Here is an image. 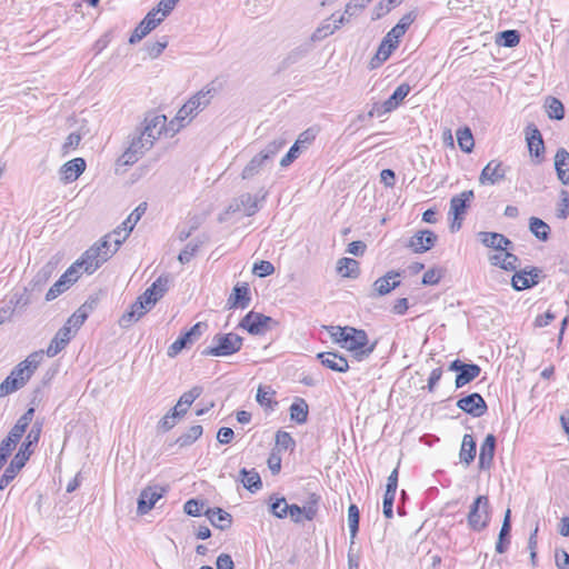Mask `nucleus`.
Listing matches in <instances>:
<instances>
[{
  "instance_id": "1",
  "label": "nucleus",
  "mask_w": 569,
  "mask_h": 569,
  "mask_svg": "<svg viewBox=\"0 0 569 569\" xmlns=\"http://www.w3.org/2000/svg\"><path fill=\"white\" fill-rule=\"evenodd\" d=\"M113 254L114 250H110L108 241L100 240L82 253L76 261V266H80L84 272L91 274Z\"/></svg>"
},
{
  "instance_id": "2",
  "label": "nucleus",
  "mask_w": 569,
  "mask_h": 569,
  "mask_svg": "<svg viewBox=\"0 0 569 569\" xmlns=\"http://www.w3.org/2000/svg\"><path fill=\"white\" fill-rule=\"evenodd\" d=\"M216 93L217 89L212 84L204 86L179 109L176 119L183 122L186 119L197 116L209 106Z\"/></svg>"
},
{
  "instance_id": "3",
  "label": "nucleus",
  "mask_w": 569,
  "mask_h": 569,
  "mask_svg": "<svg viewBox=\"0 0 569 569\" xmlns=\"http://www.w3.org/2000/svg\"><path fill=\"white\" fill-rule=\"evenodd\" d=\"M243 339L237 333H217L212 338V346L202 351L203 356L227 357L238 352Z\"/></svg>"
},
{
  "instance_id": "4",
  "label": "nucleus",
  "mask_w": 569,
  "mask_h": 569,
  "mask_svg": "<svg viewBox=\"0 0 569 569\" xmlns=\"http://www.w3.org/2000/svg\"><path fill=\"white\" fill-rule=\"evenodd\" d=\"M345 349L353 352L357 360H362L369 357L375 348L376 342L369 346L368 335L362 329L349 328L347 337L342 338Z\"/></svg>"
},
{
  "instance_id": "5",
  "label": "nucleus",
  "mask_w": 569,
  "mask_h": 569,
  "mask_svg": "<svg viewBox=\"0 0 569 569\" xmlns=\"http://www.w3.org/2000/svg\"><path fill=\"white\" fill-rule=\"evenodd\" d=\"M469 527L475 531L483 530L490 521L489 499L487 496H479L470 506L467 517Z\"/></svg>"
},
{
  "instance_id": "6",
  "label": "nucleus",
  "mask_w": 569,
  "mask_h": 569,
  "mask_svg": "<svg viewBox=\"0 0 569 569\" xmlns=\"http://www.w3.org/2000/svg\"><path fill=\"white\" fill-rule=\"evenodd\" d=\"M410 92V86L408 83H401L396 88L393 93L382 103H375L371 110L368 112L370 118L372 117H382L386 113H389L396 110L405 100V98Z\"/></svg>"
},
{
  "instance_id": "7",
  "label": "nucleus",
  "mask_w": 569,
  "mask_h": 569,
  "mask_svg": "<svg viewBox=\"0 0 569 569\" xmlns=\"http://www.w3.org/2000/svg\"><path fill=\"white\" fill-rule=\"evenodd\" d=\"M278 322L271 317L264 316L259 312H248L239 326L246 329L250 335H263L269 331L272 326H277Z\"/></svg>"
},
{
  "instance_id": "8",
  "label": "nucleus",
  "mask_w": 569,
  "mask_h": 569,
  "mask_svg": "<svg viewBox=\"0 0 569 569\" xmlns=\"http://www.w3.org/2000/svg\"><path fill=\"white\" fill-rule=\"evenodd\" d=\"M152 146V140L148 139L140 131L137 136L132 138L130 146L122 153L120 159L123 162V164H133L146 153V151L150 150Z\"/></svg>"
},
{
  "instance_id": "9",
  "label": "nucleus",
  "mask_w": 569,
  "mask_h": 569,
  "mask_svg": "<svg viewBox=\"0 0 569 569\" xmlns=\"http://www.w3.org/2000/svg\"><path fill=\"white\" fill-rule=\"evenodd\" d=\"M42 360V352H33L23 361L19 362L11 371V375L18 379L22 387L30 380Z\"/></svg>"
},
{
  "instance_id": "10",
  "label": "nucleus",
  "mask_w": 569,
  "mask_h": 569,
  "mask_svg": "<svg viewBox=\"0 0 569 569\" xmlns=\"http://www.w3.org/2000/svg\"><path fill=\"white\" fill-rule=\"evenodd\" d=\"M207 328L208 325L206 322H197L168 348V356L171 358L176 357L189 343H192L194 340L199 339Z\"/></svg>"
},
{
  "instance_id": "11",
  "label": "nucleus",
  "mask_w": 569,
  "mask_h": 569,
  "mask_svg": "<svg viewBox=\"0 0 569 569\" xmlns=\"http://www.w3.org/2000/svg\"><path fill=\"white\" fill-rule=\"evenodd\" d=\"M457 407L475 418L483 416L488 410V406L485 399L478 392H473L463 398H460L457 401Z\"/></svg>"
},
{
  "instance_id": "12",
  "label": "nucleus",
  "mask_w": 569,
  "mask_h": 569,
  "mask_svg": "<svg viewBox=\"0 0 569 569\" xmlns=\"http://www.w3.org/2000/svg\"><path fill=\"white\" fill-rule=\"evenodd\" d=\"M478 240L487 248L497 251L513 250V243L502 233L480 231L477 234Z\"/></svg>"
},
{
  "instance_id": "13",
  "label": "nucleus",
  "mask_w": 569,
  "mask_h": 569,
  "mask_svg": "<svg viewBox=\"0 0 569 569\" xmlns=\"http://www.w3.org/2000/svg\"><path fill=\"white\" fill-rule=\"evenodd\" d=\"M166 123V116L150 113L144 118L141 132L154 143L164 131Z\"/></svg>"
},
{
  "instance_id": "14",
  "label": "nucleus",
  "mask_w": 569,
  "mask_h": 569,
  "mask_svg": "<svg viewBox=\"0 0 569 569\" xmlns=\"http://www.w3.org/2000/svg\"><path fill=\"white\" fill-rule=\"evenodd\" d=\"M540 273L541 270L535 267L517 271L511 278V286L516 291L531 288L539 282Z\"/></svg>"
},
{
  "instance_id": "15",
  "label": "nucleus",
  "mask_w": 569,
  "mask_h": 569,
  "mask_svg": "<svg viewBox=\"0 0 569 569\" xmlns=\"http://www.w3.org/2000/svg\"><path fill=\"white\" fill-rule=\"evenodd\" d=\"M60 259L54 256L52 257L32 278L29 282V289L31 291H40L50 280L57 267L59 264Z\"/></svg>"
},
{
  "instance_id": "16",
  "label": "nucleus",
  "mask_w": 569,
  "mask_h": 569,
  "mask_svg": "<svg viewBox=\"0 0 569 569\" xmlns=\"http://www.w3.org/2000/svg\"><path fill=\"white\" fill-rule=\"evenodd\" d=\"M437 241V236L431 230H420L416 232L409 241V248L416 253H422L430 250Z\"/></svg>"
},
{
  "instance_id": "17",
  "label": "nucleus",
  "mask_w": 569,
  "mask_h": 569,
  "mask_svg": "<svg viewBox=\"0 0 569 569\" xmlns=\"http://www.w3.org/2000/svg\"><path fill=\"white\" fill-rule=\"evenodd\" d=\"M152 307L146 305L143 300L139 297L136 302L131 305L130 310L124 312L119 319V325L121 328H129L132 323L140 320L148 311H150Z\"/></svg>"
},
{
  "instance_id": "18",
  "label": "nucleus",
  "mask_w": 569,
  "mask_h": 569,
  "mask_svg": "<svg viewBox=\"0 0 569 569\" xmlns=\"http://www.w3.org/2000/svg\"><path fill=\"white\" fill-rule=\"evenodd\" d=\"M506 176V169L501 161L491 160L487 166L482 169L479 181L481 184H496L500 180H502Z\"/></svg>"
},
{
  "instance_id": "19",
  "label": "nucleus",
  "mask_w": 569,
  "mask_h": 569,
  "mask_svg": "<svg viewBox=\"0 0 569 569\" xmlns=\"http://www.w3.org/2000/svg\"><path fill=\"white\" fill-rule=\"evenodd\" d=\"M163 489L147 487L144 488L138 499L137 511L139 515L148 513L156 505V502L162 497Z\"/></svg>"
},
{
  "instance_id": "20",
  "label": "nucleus",
  "mask_w": 569,
  "mask_h": 569,
  "mask_svg": "<svg viewBox=\"0 0 569 569\" xmlns=\"http://www.w3.org/2000/svg\"><path fill=\"white\" fill-rule=\"evenodd\" d=\"M317 358L320 360L323 367L332 371L347 372L349 369V363L347 359L337 352H320L317 355Z\"/></svg>"
},
{
  "instance_id": "21",
  "label": "nucleus",
  "mask_w": 569,
  "mask_h": 569,
  "mask_svg": "<svg viewBox=\"0 0 569 569\" xmlns=\"http://www.w3.org/2000/svg\"><path fill=\"white\" fill-rule=\"evenodd\" d=\"M72 338V331L69 326H63L58 330L47 348V356L54 357L62 351Z\"/></svg>"
},
{
  "instance_id": "22",
  "label": "nucleus",
  "mask_w": 569,
  "mask_h": 569,
  "mask_svg": "<svg viewBox=\"0 0 569 569\" xmlns=\"http://www.w3.org/2000/svg\"><path fill=\"white\" fill-rule=\"evenodd\" d=\"M496 451V437L492 433L486 436L483 442L480 446L479 453V468L489 469L492 465Z\"/></svg>"
},
{
  "instance_id": "23",
  "label": "nucleus",
  "mask_w": 569,
  "mask_h": 569,
  "mask_svg": "<svg viewBox=\"0 0 569 569\" xmlns=\"http://www.w3.org/2000/svg\"><path fill=\"white\" fill-rule=\"evenodd\" d=\"M86 170V161L82 158H74L61 167V180L66 183L77 180Z\"/></svg>"
},
{
  "instance_id": "24",
  "label": "nucleus",
  "mask_w": 569,
  "mask_h": 569,
  "mask_svg": "<svg viewBox=\"0 0 569 569\" xmlns=\"http://www.w3.org/2000/svg\"><path fill=\"white\" fill-rule=\"evenodd\" d=\"M229 210L242 211L244 216L251 217L259 210L258 199L250 193H243L230 204Z\"/></svg>"
},
{
  "instance_id": "25",
  "label": "nucleus",
  "mask_w": 569,
  "mask_h": 569,
  "mask_svg": "<svg viewBox=\"0 0 569 569\" xmlns=\"http://www.w3.org/2000/svg\"><path fill=\"white\" fill-rule=\"evenodd\" d=\"M473 197L475 194L472 190H467L460 194L453 196L450 200L449 214H452L456 220H462V216L467 210L468 202L472 200Z\"/></svg>"
},
{
  "instance_id": "26",
  "label": "nucleus",
  "mask_w": 569,
  "mask_h": 569,
  "mask_svg": "<svg viewBox=\"0 0 569 569\" xmlns=\"http://www.w3.org/2000/svg\"><path fill=\"white\" fill-rule=\"evenodd\" d=\"M400 277L399 272L396 271H389L383 277L378 278L373 282V290L377 296H385L389 293L391 290L396 289L400 286L399 280H395L396 278Z\"/></svg>"
},
{
  "instance_id": "27",
  "label": "nucleus",
  "mask_w": 569,
  "mask_h": 569,
  "mask_svg": "<svg viewBox=\"0 0 569 569\" xmlns=\"http://www.w3.org/2000/svg\"><path fill=\"white\" fill-rule=\"evenodd\" d=\"M555 169L562 184L569 186V152L560 148L555 156Z\"/></svg>"
},
{
  "instance_id": "28",
  "label": "nucleus",
  "mask_w": 569,
  "mask_h": 569,
  "mask_svg": "<svg viewBox=\"0 0 569 569\" xmlns=\"http://www.w3.org/2000/svg\"><path fill=\"white\" fill-rule=\"evenodd\" d=\"M26 458L21 453L14 455L9 466L6 468L3 475L0 478V489L3 490L9 483L16 478L18 472L24 467Z\"/></svg>"
},
{
  "instance_id": "29",
  "label": "nucleus",
  "mask_w": 569,
  "mask_h": 569,
  "mask_svg": "<svg viewBox=\"0 0 569 569\" xmlns=\"http://www.w3.org/2000/svg\"><path fill=\"white\" fill-rule=\"evenodd\" d=\"M204 516L209 519L211 525L221 530H226L231 526L232 517L229 512L220 508H208Z\"/></svg>"
},
{
  "instance_id": "30",
  "label": "nucleus",
  "mask_w": 569,
  "mask_h": 569,
  "mask_svg": "<svg viewBox=\"0 0 569 569\" xmlns=\"http://www.w3.org/2000/svg\"><path fill=\"white\" fill-rule=\"evenodd\" d=\"M527 143L531 156L540 157L545 152L542 136L537 127L527 128Z\"/></svg>"
},
{
  "instance_id": "31",
  "label": "nucleus",
  "mask_w": 569,
  "mask_h": 569,
  "mask_svg": "<svg viewBox=\"0 0 569 569\" xmlns=\"http://www.w3.org/2000/svg\"><path fill=\"white\" fill-rule=\"evenodd\" d=\"M249 288L244 284H237L228 299L230 308H247L250 303Z\"/></svg>"
},
{
  "instance_id": "32",
  "label": "nucleus",
  "mask_w": 569,
  "mask_h": 569,
  "mask_svg": "<svg viewBox=\"0 0 569 569\" xmlns=\"http://www.w3.org/2000/svg\"><path fill=\"white\" fill-rule=\"evenodd\" d=\"M130 232L131 230L121 223L112 232L106 234L101 240H107L108 247L110 250H114L116 253L120 246L129 237Z\"/></svg>"
},
{
  "instance_id": "33",
  "label": "nucleus",
  "mask_w": 569,
  "mask_h": 569,
  "mask_svg": "<svg viewBox=\"0 0 569 569\" xmlns=\"http://www.w3.org/2000/svg\"><path fill=\"white\" fill-rule=\"evenodd\" d=\"M481 372V368L476 363H465L460 372L456 376V388H461L475 380Z\"/></svg>"
},
{
  "instance_id": "34",
  "label": "nucleus",
  "mask_w": 569,
  "mask_h": 569,
  "mask_svg": "<svg viewBox=\"0 0 569 569\" xmlns=\"http://www.w3.org/2000/svg\"><path fill=\"white\" fill-rule=\"evenodd\" d=\"M477 452V445L471 435H465L461 442V448L459 452L460 461L463 462L466 466H469Z\"/></svg>"
},
{
  "instance_id": "35",
  "label": "nucleus",
  "mask_w": 569,
  "mask_h": 569,
  "mask_svg": "<svg viewBox=\"0 0 569 569\" xmlns=\"http://www.w3.org/2000/svg\"><path fill=\"white\" fill-rule=\"evenodd\" d=\"M269 163L258 153L256 154L243 168L241 178L243 180H250L261 172Z\"/></svg>"
},
{
  "instance_id": "36",
  "label": "nucleus",
  "mask_w": 569,
  "mask_h": 569,
  "mask_svg": "<svg viewBox=\"0 0 569 569\" xmlns=\"http://www.w3.org/2000/svg\"><path fill=\"white\" fill-rule=\"evenodd\" d=\"M240 476L243 487L249 491L257 492L262 488L261 478L254 469L247 470L246 468H242L240 470Z\"/></svg>"
},
{
  "instance_id": "37",
  "label": "nucleus",
  "mask_w": 569,
  "mask_h": 569,
  "mask_svg": "<svg viewBox=\"0 0 569 569\" xmlns=\"http://www.w3.org/2000/svg\"><path fill=\"white\" fill-rule=\"evenodd\" d=\"M290 418L299 425H302L308 419L309 407L305 399L297 398L290 406Z\"/></svg>"
},
{
  "instance_id": "38",
  "label": "nucleus",
  "mask_w": 569,
  "mask_h": 569,
  "mask_svg": "<svg viewBox=\"0 0 569 569\" xmlns=\"http://www.w3.org/2000/svg\"><path fill=\"white\" fill-rule=\"evenodd\" d=\"M337 271L346 278H357L359 274V263L352 258H341L337 262Z\"/></svg>"
},
{
  "instance_id": "39",
  "label": "nucleus",
  "mask_w": 569,
  "mask_h": 569,
  "mask_svg": "<svg viewBox=\"0 0 569 569\" xmlns=\"http://www.w3.org/2000/svg\"><path fill=\"white\" fill-rule=\"evenodd\" d=\"M203 432L202 426L194 425L191 426L186 432L179 436L176 440L179 447H188L192 445L196 440H198Z\"/></svg>"
},
{
  "instance_id": "40",
  "label": "nucleus",
  "mask_w": 569,
  "mask_h": 569,
  "mask_svg": "<svg viewBox=\"0 0 569 569\" xmlns=\"http://www.w3.org/2000/svg\"><path fill=\"white\" fill-rule=\"evenodd\" d=\"M203 242H204V240H201L199 238L193 239L190 242H188L186 244L184 249L181 250L178 256L179 262L182 264L190 262Z\"/></svg>"
},
{
  "instance_id": "41",
  "label": "nucleus",
  "mask_w": 569,
  "mask_h": 569,
  "mask_svg": "<svg viewBox=\"0 0 569 569\" xmlns=\"http://www.w3.org/2000/svg\"><path fill=\"white\" fill-rule=\"evenodd\" d=\"M288 502L283 497L271 496L269 498V511L279 519L287 518Z\"/></svg>"
},
{
  "instance_id": "42",
  "label": "nucleus",
  "mask_w": 569,
  "mask_h": 569,
  "mask_svg": "<svg viewBox=\"0 0 569 569\" xmlns=\"http://www.w3.org/2000/svg\"><path fill=\"white\" fill-rule=\"evenodd\" d=\"M153 29H156L154 23L150 22L149 19L143 18L142 21L136 27L134 31L129 38V42L134 44L142 40L147 34H149Z\"/></svg>"
},
{
  "instance_id": "43",
  "label": "nucleus",
  "mask_w": 569,
  "mask_h": 569,
  "mask_svg": "<svg viewBox=\"0 0 569 569\" xmlns=\"http://www.w3.org/2000/svg\"><path fill=\"white\" fill-rule=\"evenodd\" d=\"M530 231L540 240L546 241L549 238V226L539 218L531 217L529 220Z\"/></svg>"
},
{
  "instance_id": "44",
  "label": "nucleus",
  "mask_w": 569,
  "mask_h": 569,
  "mask_svg": "<svg viewBox=\"0 0 569 569\" xmlns=\"http://www.w3.org/2000/svg\"><path fill=\"white\" fill-rule=\"evenodd\" d=\"M546 108L549 118L561 120L565 117V108L562 102L553 97H548L546 100Z\"/></svg>"
},
{
  "instance_id": "45",
  "label": "nucleus",
  "mask_w": 569,
  "mask_h": 569,
  "mask_svg": "<svg viewBox=\"0 0 569 569\" xmlns=\"http://www.w3.org/2000/svg\"><path fill=\"white\" fill-rule=\"evenodd\" d=\"M457 141L460 147V149L463 152H471L475 146V140L471 133V130L469 128L459 129L457 131Z\"/></svg>"
},
{
  "instance_id": "46",
  "label": "nucleus",
  "mask_w": 569,
  "mask_h": 569,
  "mask_svg": "<svg viewBox=\"0 0 569 569\" xmlns=\"http://www.w3.org/2000/svg\"><path fill=\"white\" fill-rule=\"evenodd\" d=\"M286 144L284 140H273L269 142L259 154L263 158L264 161L271 163L274 156L283 148Z\"/></svg>"
},
{
  "instance_id": "47",
  "label": "nucleus",
  "mask_w": 569,
  "mask_h": 569,
  "mask_svg": "<svg viewBox=\"0 0 569 569\" xmlns=\"http://www.w3.org/2000/svg\"><path fill=\"white\" fill-rule=\"evenodd\" d=\"M186 413V409L177 410L172 408L158 423L159 428L163 431L172 429L177 422V418L182 417Z\"/></svg>"
},
{
  "instance_id": "48",
  "label": "nucleus",
  "mask_w": 569,
  "mask_h": 569,
  "mask_svg": "<svg viewBox=\"0 0 569 569\" xmlns=\"http://www.w3.org/2000/svg\"><path fill=\"white\" fill-rule=\"evenodd\" d=\"M497 42L507 48H513L520 42V34L517 30H506L498 34Z\"/></svg>"
},
{
  "instance_id": "49",
  "label": "nucleus",
  "mask_w": 569,
  "mask_h": 569,
  "mask_svg": "<svg viewBox=\"0 0 569 569\" xmlns=\"http://www.w3.org/2000/svg\"><path fill=\"white\" fill-rule=\"evenodd\" d=\"M359 517L360 513L358 507L356 505H350L348 508V525L352 540L356 538L359 530Z\"/></svg>"
},
{
  "instance_id": "50",
  "label": "nucleus",
  "mask_w": 569,
  "mask_h": 569,
  "mask_svg": "<svg viewBox=\"0 0 569 569\" xmlns=\"http://www.w3.org/2000/svg\"><path fill=\"white\" fill-rule=\"evenodd\" d=\"M22 386L11 373L0 383V398H3L19 389Z\"/></svg>"
},
{
  "instance_id": "51",
  "label": "nucleus",
  "mask_w": 569,
  "mask_h": 569,
  "mask_svg": "<svg viewBox=\"0 0 569 569\" xmlns=\"http://www.w3.org/2000/svg\"><path fill=\"white\" fill-rule=\"evenodd\" d=\"M339 29V24H331L328 20H325L320 27H318L312 33L311 39L313 41H319L325 39L326 37L332 34L336 30Z\"/></svg>"
},
{
  "instance_id": "52",
  "label": "nucleus",
  "mask_w": 569,
  "mask_h": 569,
  "mask_svg": "<svg viewBox=\"0 0 569 569\" xmlns=\"http://www.w3.org/2000/svg\"><path fill=\"white\" fill-rule=\"evenodd\" d=\"M201 393H202V388L199 386H194L189 391L181 395V397L179 398V406H184L183 409H186V411H187L188 408L193 403V401L197 398L200 397Z\"/></svg>"
},
{
  "instance_id": "53",
  "label": "nucleus",
  "mask_w": 569,
  "mask_h": 569,
  "mask_svg": "<svg viewBox=\"0 0 569 569\" xmlns=\"http://www.w3.org/2000/svg\"><path fill=\"white\" fill-rule=\"evenodd\" d=\"M70 284H68V281L62 279V277L59 278L58 281H56L50 289L48 290L46 295V300L51 301L54 300L57 297H59L62 292H64Z\"/></svg>"
},
{
  "instance_id": "54",
  "label": "nucleus",
  "mask_w": 569,
  "mask_h": 569,
  "mask_svg": "<svg viewBox=\"0 0 569 569\" xmlns=\"http://www.w3.org/2000/svg\"><path fill=\"white\" fill-rule=\"evenodd\" d=\"M273 395L274 391L270 390V388L260 386L257 390L256 399L260 406L272 408V403H274L272 400Z\"/></svg>"
},
{
  "instance_id": "55",
  "label": "nucleus",
  "mask_w": 569,
  "mask_h": 569,
  "mask_svg": "<svg viewBox=\"0 0 569 569\" xmlns=\"http://www.w3.org/2000/svg\"><path fill=\"white\" fill-rule=\"evenodd\" d=\"M147 210V203L146 202H142L140 203L129 216L128 218L122 222L123 226H126L127 228H129L131 231L133 230L134 226L137 224V222L140 220V218L142 217V214L146 212Z\"/></svg>"
},
{
  "instance_id": "56",
  "label": "nucleus",
  "mask_w": 569,
  "mask_h": 569,
  "mask_svg": "<svg viewBox=\"0 0 569 569\" xmlns=\"http://www.w3.org/2000/svg\"><path fill=\"white\" fill-rule=\"evenodd\" d=\"M510 531L511 527L501 526L498 541L496 543V551L498 553H503L507 550L508 545L510 543Z\"/></svg>"
},
{
  "instance_id": "57",
  "label": "nucleus",
  "mask_w": 569,
  "mask_h": 569,
  "mask_svg": "<svg viewBox=\"0 0 569 569\" xmlns=\"http://www.w3.org/2000/svg\"><path fill=\"white\" fill-rule=\"evenodd\" d=\"M316 134L317 131L312 128H309L299 134L293 144H297L300 150L308 148L316 139Z\"/></svg>"
},
{
  "instance_id": "58",
  "label": "nucleus",
  "mask_w": 569,
  "mask_h": 569,
  "mask_svg": "<svg viewBox=\"0 0 569 569\" xmlns=\"http://www.w3.org/2000/svg\"><path fill=\"white\" fill-rule=\"evenodd\" d=\"M319 497L317 495H311L310 500L307 502L306 506L301 507L302 509V516L305 520H312L318 511L317 503H318Z\"/></svg>"
},
{
  "instance_id": "59",
  "label": "nucleus",
  "mask_w": 569,
  "mask_h": 569,
  "mask_svg": "<svg viewBox=\"0 0 569 569\" xmlns=\"http://www.w3.org/2000/svg\"><path fill=\"white\" fill-rule=\"evenodd\" d=\"M168 46V40L166 37H163L161 40H158L156 42L147 43L146 50L150 58L154 59L158 58L162 51Z\"/></svg>"
},
{
  "instance_id": "60",
  "label": "nucleus",
  "mask_w": 569,
  "mask_h": 569,
  "mask_svg": "<svg viewBox=\"0 0 569 569\" xmlns=\"http://www.w3.org/2000/svg\"><path fill=\"white\" fill-rule=\"evenodd\" d=\"M442 270L439 268H431L425 272L422 277V284L425 286H435L438 284L442 278Z\"/></svg>"
},
{
  "instance_id": "61",
  "label": "nucleus",
  "mask_w": 569,
  "mask_h": 569,
  "mask_svg": "<svg viewBox=\"0 0 569 569\" xmlns=\"http://www.w3.org/2000/svg\"><path fill=\"white\" fill-rule=\"evenodd\" d=\"M503 252L505 253L501 262V269L506 271H516L520 263L519 258L512 252H510V250Z\"/></svg>"
},
{
  "instance_id": "62",
  "label": "nucleus",
  "mask_w": 569,
  "mask_h": 569,
  "mask_svg": "<svg viewBox=\"0 0 569 569\" xmlns=\"http://www.w3.org/2000/svg\"><path fill=\"white\" fill-rule=\"evenodd\" d=\"M24 432V429H21L20 426L14 425L9 431L8 436L2 440V442L10 445L11 448H16Z\"/></svg>"
},
{
  "instance_id": "63",
  "label": "nucleus",
  "mask_w": 569,
  "mask_h": 569,
  "mask_svg": "<svg viewBox=\"0 0 569 569\" xmlns=\"http://www.w3.org/2000/svg\"><path fill=\"white\" fill-rule=\"evenodd\" d=\"M252 271L259 277H267L274 272V267L270 261L261 260L254 263Z\"/></svg>"
},
{
  "instance_id": "64",
  "label": "nucleus",
  "mask_w": 569,
  "mask_h": 569,
  "mask_svg": "<svg viewBox=\"0 0 569 569\" xmlns=\"http://www.w3.org/2000/svg\"><path fill=\"white\" fill-rule=\"evenodd\" d=\"M276 445L282 450H288L295 446V440L290 433L286 431H278L276 435Z\"/></svg>"
}]
</instances>
